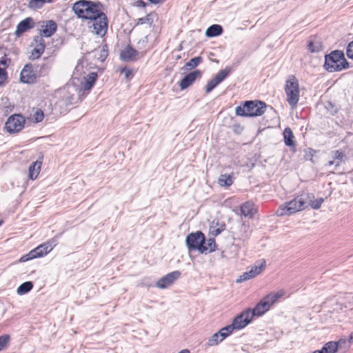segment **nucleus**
Segmentation results:
<instances>
[{"instance_id": "e433bc0d", "label": "nucleus", "mask_w": 353, "mask_h": 353, "mask_svg": "<svg viewBox=\"0 0 353 353\" xmlns=\"http://www.w3.org/2000/svg\"><path fill=\"white\" fill-rule=\"evenodd\" d=\"M324 199L323 198H319L317 199H314V198L310 199L308 205H310L312 209L318 210L321 208Z\"/></svg>"}, {"instance_id": "7c9ffc66", "label": "nucleus", "mask_w": 353, "mask_h": 353, "mask_svg": "<svg viewBox=\"0 0 353 353\" xmlns=\"http://www.w3.org/2000/svg\"><path fill=\"white\" fill-rule=\"evenodd\" d=\"M34 113L28 118V119L30 120L34 123H37L41 122L44 119V112L42 110L39 108H34Z\"/></svg>"}, {"instance_id": "f704fd0d", "label": "nucleus", "mask_w": 353, "mask_h": 353, "mask_svg": "<svg viewBox=\"0 0 353 353\" xmlns=\"http://www.w3.org/2000/svg\"><path fill=\"white\" fill-rule=\"evenodd\" d=\"M33 288V284L30 281H27L21 285L17 288V293L19 294H24L30 292Z\"/></svg>"}, {"instance_id": "58836bf2", "label": "nucleus", "mask_w": 353, "mask_h": 353, "mask_svg": "<svg viewBox=\"0 0 353 353\" xmlns=\"http://www.w3.org/2000/svg\"><path fill=\"white\" fill-rule=\"evenodd\" d=\"M10 337L8 334H3L0 336V351L5 349L10 342Z\"/></svg>"}, {"instance_id": "3c124183", "label": "nucleus", "mask_w": 353, "mask_h": 353, "mask_svg": "<svg viewBox=\"0 0 353 353\" xmlns=\"http://www.w3.org/2000/svg\"><path fill=\"white\" fill-rule=\"evenodd\" d=\"M311 353H322V352H321V350H315Z\"/></svg>"}, {"instance_id": "39448f33", "label": "nucleus", "mask_w": 353, "mask_h": 353, "mask_svg": "<svg viewBox=\"0 0 353 353\" xmlns=\"http://www.w3.org/2000/svg\"><path fill=\"white\" fill-rule=\"evenodd\" d=\"M323 67L325 70L330 72L342 71L350 67L344 53L341 50H333L325 56Z\"/></svg>"}, {"instance_id": "bb28decb", "label": "nucleus", "mask_w": 353, "mask_h": 353, "mask_svg": "<svg viewBox=\"0 0 353 353\" xmlns=\"http://www.w3.org/2000/svg\"><path fill=\"white\" fill-rule=\"evenodd\" d=\"M333 159L327 162L328 166L334 165L336 167L340 165L345 157L344 152L341 150L333 151Z\"/></svg>"}, {"instance_id": "4468645a", "label": "nucleus", "mask_w": 353, "mask_h": 353, "mask_svg": "<svg viewBox=\"0 0 353 353\" xmlns=\"http://www.w3.org/2000/svg\"><path fill=\"white\" fill-rule=\"evenodd\" d=\"M181 272L179 271H174L170 272L159 279L156 283V286L160 289L167 288L172 285L174 281L179 278Z\"/></svg>"}, {"instance_id": "9d476101", "label": "nucleus", "mask_w": 353, "mask_h": 353, "mask_svg": "<svg viewBox=\"0 0 353 353\" xmlns=\"http://www.w3.org/2000/svg\"><path fill=\"white\" fill-rule=\"evenodd\" d=\"M254 319V316L251 313V308H246L243 310L239 314L236 315L232 323L236 328V330H239L245 327Z\"/></svg>"}, {"instance_id": "2eb2a0df", "label": "nucleus", "mask_w": 353, "mask_h": 353, "mask_svg": "<svg viewBox=\"0 0 353 353\" xmlns=\"http://www.w3.org/2000/svg\"><path fill=\"white\" fill-rule=\"evenodd\" d=\"M266 267V261L263 259L259 265H253L250 268V270L248 272H244L239 279V281H246L256 277L260 274Z\"/></svg>"}, {"instance_id": "aec40b11", "label": "nucleus", "mask_w": 353, "mask_h": 353, "mask_svg": "<svg viewBox=\"0 0 353 353\" xmlns=\"http://www.w3.org/2000/svg\"><path fill=\"white\" fill-rule=\"evenodd\" d=\"M34 26V22L32 18L27 17L25 19L20 21L17 26L14 35L17 37H21L24 32L33 28Z\"/></svg>"}, {"instance_id": "423d86ee", "label": "nucleus", "mask_w": 353, "mask_h": 353, "mask_svg": "<svg viewBox=\"0 0 353 353\" xmlns=\"http://www.w3.org/2000/svg\"><path fill=\"white\" fill-rule=\"evenodd\" d=\"M266 108L265 103L261 101H246L241 105L236 107L235 114L245 117H256L263 115Z\"/></svg>"}, {"instance_id": "1a4fd4ad", "label": "nucleus", "mask_w": 353, "mask_h": 353, "mask_svg": "<svg viewBox=\"0 0 353 353\" xmlns=\"http://www.w3.org/2000/svg\"><path fill=\"white\" fill-rule=\"evenodd\" d=\"M25 118L19 114H14L9 117L5 123V130L10 134L20 132L24 127Z\"/></svg>"}, {"instance_id": "a878e982", "label": "nucleus", "mask_w": 353, "mask_h": 353, "mask_svg": "<svg viewBox=\"0 0 353 353\" xmlns=\"http://www.w3.org/2000/svg\"><path fill=\"white\" fill-rule=\"evenodd\" d=\"M42 162L41 161H36L33 162L28 168V176L31 180H34L37 178L41 171Z\"/></svg>"}, {"instance_id": "20e7f679", "label": "nucleus", "mask_w": 353, "mask_h": 353, "mask_svg": "<svg viewBox=\"0 0 353 353\" xmlns=\"http://www.w3.org/2000/svg\"><path fill=\"white\" fill-rule=\"evenodd\" d=\"M285 295V291L284 290H279L277 292H271L266 294L254 308H251V313L254 318H258L264 315Z\"/></svg>"}, {"instance_id": "09e8293b", "label": "nucleus", "mask_w": 353, "mask_h": 353, "mask_svg": "<svg viewBox=\"0 0 353 353\" xmlns=\"http://www.w3.org/2000/svg\"><path fill=\"white\" fill-rule=\"evenodd\" d=\"M72 100H73V97H71L68 99V102H67V104H72V103H73Z\"/></svg>"}, {"instance_id": "49530a36", "label": "nucleus", "mask_w": 353, "mask_h": 353, "mask_svg": "<svg viewBox=\"0 0 353 353\" xmlns=\"http://www.w3.org/2000/svg\"><path fill=\"white\" fill-rule=\"evenodd\" d=\"M152 4H159L163 3L165 0H148Z\"/></svg>"}, {"instance_id": "a18cd8bd", "label": "nucleus", "mask_w": 353, "mask_h": 353, "mask_svg": "<svg viewBox=\"0 0 353 353\" xmlns=\"http://www.w3.org/2000/svg\"><path fill=\"white\" fill-rule=\"evenodd\" d=\"M347 344L350 345V343H353V332L350 333L348 336V339L347 340Z\"/></svg>"}, {"instance_id": "c85d7f7f", "label": "nucleus", "mask_w": 353, "mask_h": 353, "mask_svg": "<svg viewBox=\"0 0 353 353\" xmlns=\"http://www.w3.org/2000/svg\"><path fill=\"white\" fill-rule=\"evenodd\" d=\"M223 32V28L218 24H214L210 26L205 31V35L208 37H214L221 35Z\"/></svg>"}, {"instance_id": "8fccbe9b", "label": "nucleus", "mask_w": 353, "mask_h": 353, "mask_svg": "<svg viewBox=\"0 0 353 353\" xmlns=\"http://www.w3.org/2000/svg\"><path fill=\"white\" fill-rule=\"evenodd\" d=\"M313 153H314V150L310 149V159L312 161V157H313Z\"/></svg>"}, {"instance_id": "7ed1b4c3", "label": "nucleus", "mask_w": 353, "mask_h": 353, "mask_svg": "<svg viewBox=\"0 0 353 353\" xmlns=\"http://www.w3.org/2000/svg\"><path fill=\"white\" fill-rule=\"evenodd\" d=\"M72 11L78 18L89 21L101 10L103 5L99 1L79 0L72 5Z\"/></svg>"}, {"instance_id": "2f4dec72", "label": "nucleus", "mask_w": 353, "mask_h": 353, "mask_svg": "<svg viewBox=\"0 0 353 353\" xmlns=\"http://www.w3.org/2000/svg\"><path fill=\"white\" fill-rule=\"evenodd\" d=\"M157 17V14L154 12H150L145 17L139 18L138 19V24H145L147 23L150 26H152L154 23V18Z\"/></svg>"}, {"instance_id": "f03ea898", "label": "nucleus", "mask_w": 353, "mask_h": 353, "mask_svg": "<svg viewBox=\"0 0 353 353\" xmlns=\"http://www.w3.org/2000/svg\"><path fill=\"white\" fill-rule=\"evenodd\" d=\"M190 251L198 250L200 253L212 252L216 250V243L214 239H209L205 242L204 234L201 231L189 234L185 239Z\"/></svg>"}, {"instance_id": "f3484780", "label": "nucleus", "mask_w": 353, "mask_h": 353, "mask_svg": "<svg viewBox=\"0 0 353 353\" xmlns=\"http://www.w3.org/2000/svg\"><path fill=\"white\" fill-rule=\"evenodd\" d=\"M57 245V240L52 238L35 248L39 258L43 257L50 253Z\"/></svg>"}, {"instance_id": "0eeeda50", "label": "nucleus", "mask_w": 353, "mask_h": 353, "mask_svg": "<svg viewBox=\"0 0 353 353\" xmlns=\"http://www.w3.org/2000/svg\"><path fill=\"white\" fill-rule=\"evenodd\" d=\"M284 91L286 95V101L292 109L296 108L300 99L299 83L297 78L293 75H289L285 81Z\"/></svg>"}, {"instance_id": "473e14b6", "label": "nucleus", "mask_w": 353, "mask_h": 353, "mask_svg": "<svg viewBox=\"0 0 353 353\" xmlns=\"http://www.w3.org/2000/svg\"><path fill=\"white\" fill-rule=\"evenodd\" d=\"M322 43L318 41H310L307 43V49L311 53L320 52L322 50Z\"/></svg>"}, {"instance_id": "a211bd4d", "label": "nucleus", "mask_w": 353, "mask_h": 353, "mask_svg": "<svg viewBox=\"0 0 353 353\" xmlns=\"http://www.w3.org/2000/svg\"><path fill=\"white\" fill-rule=\"evenodd\" d=\"M57 25L53 20L43 21L39 30L40 35L45 37H50L57 31Z\"/></svg>"}, {"instance_id": "4be33fe9", "label": "nucleus", "mask_w": 353, "mask_h": 353, "mask_svg": "<svg viewBox=\"0 0 353 353\" xmlns=\"http://www.w3.org/2000/svg\"><path fill=\"white\" fill-rule=\"evenodd\" d=\"M138 52L134 49L131 46L128 45L121 50L120 53V58L125 61H132L137 59Z\"/></svg>"}, {"instance_id": "f8f14e48", "label": "nucleus", "mask_w": 353, "mask_h": 353, "mask_svg": "<svg viewBox=\"0 0 353 353\" xmlns=\"http://www.w3.org/2000/svg\"><path fill=\"white\" fill-rule=\"evenodd\" d=\"M20 81L23 83L33 84L37 82V75L32 63H26L20 72Z\"/></svg>"}, {"instance_id": "c03bdc74", "label": "nucleus", "mask_w": 353, "mask_h": 353, "mask_svg": "<svg viewBox=\"0 0 353 353\" xmlns=\"http://www.w3.org/2000/svg\"><path fill=\"white\" fill-rule=\"evenodd\" d=\"M30 259L28 258L27 254H25V255H23L22 256L20 257V259H19L18 262L19 263H24V262H26L28 261H29Z\"/></svg>"}, {"instance_id": "6ab92c4d", "label": "nucleus", "mask_w": 353, "mask_h": 353, "mask_svg": "<svg viewBox=\"0 0 353 353\" xmlns=\"http://www.w3.org/2000/svg\"><path fill=\"white\" fill-rule=\"evenodd\" d=\"M201 77V72L199 70H194L185 75L180 81L181 90H185L190 86L196 79Z\"/></svg>"}, {"instance_id": "dca6fc26", "label": "nucleus", "mask_w": 353, "mask_h": 353, "mask_svg": "<svg viewBox=\"0 0 353 353\" xmlns=\"http://www.w3.org/2000/svg\"><path fill=\"white\" fill-rule=\"evenodd\" d=\"M46 48V42L41 37L34 39L33 48L31 50L29 59L31 60L38 59L41 57Z\"/></svg>"}, {"instance_id": "6e6552de", "label": "nucleus", "mask_w": 353, "mask_h": 353, "mask_svg": "<svg viewBox=\"0 0 353 353\" xmlns=\"http://www.w3.org/2000/svg\"><path fill=\"white\" fill-rule=\"evenodd\" d=\"M92 22V32L101 37H103L108 32V19L107 15L101 10L99 12L93 19L89 20Z\"/></svg>"}, {"instance_id": "a19ab883", "label": "nucleus", "mask_w": 353, "mask_h": 353, "mask_svg": "<svg viewBox=\"0 0 353 353\" xmlns=\"http://www.w3.org/2000/svg\"><path fill=\"white\" fill-rule=\"evenodd\" d=\"M120 72L123 73L127 79H131L133 77V72L130 68L126 67L120 69Z\"/></svg>"}, {"instance_id": "72a5a7b5", "label": "nucleus", "mask_w": 353, "mask_h": 353, "mask_svg": "<svg viewBox=\"0 0 353 353\" xmlns=\"http://www.w3.org/2000/svg\"><path fill=\"white\" fill-rule=\"evenodd\" d=\"M224 340L223 336L219 332L214 334L211 338L208 339V345L209 346H214L219 344V343Z\"/></svg>"}, {"instance_id": "ddd939ff", "label": "nucleus", "mask_w": 353, "mask_h": 353, "mask_svg": "<svg viewBox=\"0 0 353 353\" xmlns=\"http://www.w3.org/2000/svg\"><path fill=\"white\" fill-rule=\"evenodd\" d=\"M230 72V68H225L220 70L215 77L209 81L205 85V92H210L214 88H216L221 82H222Z\"/></svg>"}, {"instance_id": "603ef678", "label": "nucleus", "mask_w": 353, "mask_h": 353, "mask_svg": "<svg viewBox=\"0 0 353 353\" xmlns=\"http://www.w3.org/2000/svg\"><path fill=\"white\" fill-rule=\"evenodd\" d=\"M3 221H0V225L2 224Z\"/></svg>"}, {"instance_id": "ea45409f", "label": "nucleus", "mask_w": 353, "mask_h": 353, "mask_svg": "<svg viewBox=\"0 0 353 353\" xmlns=\"http://www.w3.org/2000/svg\"><path fill=\"white\" fill-rule=\"evenodd\" d=\"M8 79V73L6 69L0 68V86L3 85Z\"/></svg>"}, {"instance_id": "37998d69", "label": "nucleus", "mask_w": 353, "mask_h": 353, "mask_svg": "<svg viewBox=\"0 0 353 353\" xmlns=\"http://www.w3.org/2000/svg\"><path fill=\"white\" fill-rule=\"evenodd\" d=\"M28 258L30 259V260H32V259H36V258H39L38 255H37V251L35 250V248L30 250L28 254H27Z\"/></svg>"}, {"instance_id": "f257e3e1", "label": "nucleus", "mask_w": 353, "mask_h": 353, "mask_svg": "<svg viewBox=\"0 0 353 353\" xmlns=\"http://www.w3.org/2000/svg\"><path fill=\"white\" fill-rule=\"evenodd\" d=\"M314 198V195L308 192L299 194L290 201L281 205L278 208L276 214L278 216H283L294 214L303 211L308 207V201L310 199Z\"/></svg>"}, {"instance_id": "b1692460", "label": "nucleus", "mask_w": 353, "mask_h": 353, "mask_svg": "<svg viewBox=\"0 0 353 353\" xmlns=\"http://www.w3.org/2000/svg\"><path fill=\"white\" fill-rule=\"evenodd\" d=\"M225 230V224L219 220H213L210 226V234L216 236Z\"/></svg>"}, {"instance_id": "c9c22d12", "label": "nucleus", "mask_w": 353, "mask_h": 353, "mask_svg": "<svg viewBox=\"0 0 353 353\" xmlns=\"http://www.w3.org/2000/svg\"><path fill=\"white\" fill-rule=\"evenodd\" d=\"M202 62L201 57H196L194 58L191 59L188 62H187L185 65V67L187 69H193L197 67Z\"/></svg>"}, {"instance_id": "79ce46f5", "label": "nucleus", "mask_w": 353, "mask_h": 353, "mask_svg": "<svg viewBox=\"0 0 353 353\" xmlns=\"http://www.w3.org/2000/svg\"><path fill=\"white\" fill-rule=\"evenodd\" d=\"M346 54L350 59H353V41L348 44Z\"/></svg>"}, {"instance_id": "5701e85b", "label": "nucleus", "mask_w": 353, "mask_h": 353, "mask_svg": "<svg viewBox=\"0 0 353 353\" xmlns=\"http://www.w3.org/2000/svg\"><path fill=\"white\" fill-rule=\"evenodd\" d=\"M241 212L244 216L251 219L257 212V208L253 202L246 201L241 205Z\"/></svg>"}, {"instance_id": "412c9836", "label": "nucleus", "mask_w": 353, "mask_h": 353, "mask_svg": "<svg viewBox=\"0 0 353 353\" xmlns=\"http://www.w3.org/2000/svg\"><path fill=\"white\" fill-rule=\"evenodd\" d=\"M98 75L96 72H91L87 76L83 77V81L81 82V88L80 92H83L88 94L90 90L92 88L97 80Z\"/></svg>"}, {"instance_id": "9b49d317", "label": "nucleus", "mask_w": 353, "mask_h": 353, "mask_svg": "<svg viewBox=\"0 0 353 353\" xmlns=\"http://www.w3.org/2000/svg\"><path fill=\"white\" fill-rule=\"evenodd\" d=\"M349 348L347 339L341 338L337 341H331L325 343L320 350L322 353H336L341 349L347 350Z\"/></svg>"}, {"instance_id": "c756f323", "label": "nucleus", "mask_w": 353, "mask_h": 353, "mask_svg": "<svg viewBox=\"0 0 353 353\" xmlns=\"http://www.w3.org/2000/svg\"><path fill=\"white\" fill-rule=\"evenodd\" d=\"M234 182V177L232 174H221L218 179V184L221 187H230Z\"/></svg>"}, {"instance_id": "4c0bfd02", "label": "nucleus", "mask_w": 353, "mask_h": 353, "mask_svg": "<svg viewBox=\"0 0 353 353\" xmlns=\"http://www.w3.org/2000/svg\"><path fill=\"white\" fill-rule=\"evenodd\" d=\"M234 330H236V328H234L233 324L231 323L230 325H228L221 328L219 332L221 333V334L223 336L225 339L227 336L230 335Z\"/></svg>"}, {"instance_id": "cd10ccee", "label": "nucleus", "mask_w": 353, "mask_h": 353, "mask_svg": "<svg viewBox=\"0 0 353 353\" xmlns=\"http://www.w3.org/2000/svg\"><path fill=\"white\" fill-rule=\"evenodd\" d=\"M54 0H29L28 8L32 10L42 8L46 4L52 3Z\"/></svg>"}, {"instance_id": "393cba45", "label": "nucleus", "mask_w": 353, "mask_h": 353, "mask_svg": "<svg viewBox=\"0 0 353 353\" xmlns=\"http://www.w3.org/2000/svg\"><path fill=\"white\" fill-rule=\"evenodd\" d=\"M283 141L285 144V145L288 147H293L294 148L296 145V141L294 133L292 130V129L289 127H287L284 129L283 132Z\"/></svg>"}, {"instance_id": "de8ad7c7", "label": "nucleus", "mask_w": 353, "mask_h": 353, "mask_svg": "<svg viewBox=\"0 0 353 353\" xmlns=\"http://www.w3.org/2000/svg\"><path fill=\"white\" fill-rule=\"evenodd\" d=\"M179 353H190V352L188 349H184L181 350Z\"/></svg>"}]
</instances>
